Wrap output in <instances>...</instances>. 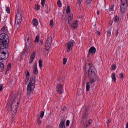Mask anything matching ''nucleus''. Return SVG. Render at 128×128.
Segmentation results:
<instances>
[{
	"instance_id": "obj_1",
	"label": "nucleus",
	"mask_w": 128,
	"mask_h": 128,
	"mask_svg": "<svg viewBox=\"0 0 128 128\" xmlns=\"http://www.w3.org/2000/svg\"><path fill=\"white\" fill-rule=\"evenodd\" d=\"M8 36L5 33H1L0 34V48L4 49L6 48L8 45Z\"/></svg>"
},
{
	"instance_id": "obj_2",
	"label": "nucleus",
	"mask_w": 128,
	"mask_h": 128,
	"mask_svg": "<svg viewBox=\"0 0 128 128\" xmlns=\"http://www.w3.org/2000/svg\"><path fill=\"white\" fill-rule=\"evenodd\" d=\"M27 80H26V84H28V87L27 89V92L28 94H30L32 92V91L33 90L34 88V80H29V78H27Z\"/></svg>"
},
{
	"instance_id": "obj_3",
	"label": "nucleus",
	"mask_w": 128,
	"mask_h": 128,
	"mask_svg": "<svg viewBox=\"0 0 128 128\" xmlns=\"http://www.w3.org/2000/svg\"><path fill=\"white\" fill-rule=\"evenodd\" d=\"M20 96L18 95L15 96L13 101L12 102L11 106V110L17 111L18 108V105L20 104Z\"/></svg>"
},
{
	"instance_id": "obj_4",
	"label": "nucleus",
	"mask_w": 128,
	"mask_h": 128,
	"mask_svg": "<svg viewBox=\"0 0 128 128\" xmlns=\"http://www.w3.org/2000/svg\"><path fill=\"white\" fill-rule=\"evenodd\" d=\"M8 52L7 51H0V60H5L8 57Z\"/></svg>"
},
{
	"instance_id": "obj_5",
	"label": "nucleus",
	"mask_w": 128,
	"mask_h": 128,
	"mask_svg": "<svg viewBox=\"0 0 128 128\" xmlns=\"http://www.w3.org/2000/svg\"><path fill=\"white\" fill-rule=\"evenodd\" d=\"M74 44L75 42L73 40H71L68 42L66 45V50L68 52H69L70 51Z\"/></svg>"
},
{
	"instance_id": "obj_6",
	"label": "nucleus",
	"mask_w": 128,
	"mask_h": 128,
	"mask_svg": "<svg viewBox=\"0 0 128 128\" xmlns=\"http://www.w3.org/2000/svg\"><path fill=\"white\" fill-rule=\"evenodd\" d=\"M126 10L127 8L125 5L124 3L122 2L120 6V13L121 14H124L126 12Z\"/></svg>"
},
{
	"instance_id": "obj_7",
	"label": "nucleus",
	"mask_w": 128,
	"mask_h": 128,
	"mask_svg": "<svg viewBox=\"0 0 128 128\" xmlns=\"http://www.w3.org/2000/svg\"><path fill=\"white\" fill-rule=\"evenodd\" d=\"M88 76L90 78L94 77L96 78V75L94 72L93 69L92 67H89V69L88 70Z\"/></svg>"
},
{
	"instance_id": "obj_8",
	"label": "nucleus",
	"mask_w": 128,
	"mask_h": 128,
	"mask_svg": "<svg viewBox=\"0 0 128 128\" xmlns=\"http://www.w3.org/2000/svg\"><path fill=\"white\" fill-rule=\"evenodd\" d=\"M63 89L62 85L61 84H58L56 86V90L58 93L61 94L62 92Z\"/></svg>"
},
{
	"instance_id": "obj_9",
	"label": "nucleus",
	"mask_w": 128,
	"mask_h": 128,
	"mask_svg": "<svg viewBox=\"0 0 128 128\" xmlns=\"http://www.w3.org/2000/svg\"><path fill=\"white\" fill-rule=\"evenodd\" d=\"M22 16L21 14L19 12L17 13L16 15V20L20 22L22 21Z\"/></svg>"
},
{
	"instance_id": "obj_10",
	"label": "nucleus",
	"mask_w": 128,
	"mask_h": 128,
	"mask_svg": "<svg viewBox=\"0 0 128 128\" xmlns=\"http://www.w3.org/2000/svg\"><path fill=\"white\" fill-rule=\"evenodd\" d=\"M73 15L72 14H69L68 17L67 18L66 21L68 22V24H70L72 21Z\"/></svg>"
},
{
	"instance_id": "obj_11",
	"label": "nucleus",
	"mask_w": 128,
	"mask_h": 128,
	"mask_svg": "<svg viewBox=\"0 0 128 128\" xmlns=\"http://www.w3.org/2000/svg\"><path fill=\"white\" fill-rule=\"evenodd\" d=\"M96 49L94 47H92L89 49L88 54L89 55L90 54V53L94 54L96 52Z\"/></svg>"
},
{
	"instance_id": "obj_12",
	"label": "nucleus",
	"mask_w": 128,
	"mask_h": 128,
	"mask_svg": "<svg viewBox=\"0 0 128 128\" xmlns=\"http://www.w3.org/2000/svg\"><path fill=\"white\" fill-rule=\"evenodd\" d=\"M34 70L33 72L35 74H38V71L37 67V63L36 62H34L33 67Z\"/></svg>"
},
{
	"instance_id": "obj_13",
	"label": "nucleus",
	"mask_w": 128,
	"mask_h": 128,
	"mask_svg": "<svg viewBox=\"0 0 128 128\" xmlns=\"http://www.w3.org/2000/svg\"><path fill=\"white\" fill-rule=\"evenodd\" d=\"M36 55V53L34 52H33L32 54V55L30 56V60L29 63L31 64L33 62L34 58L35 57V56Z\"/></svg>"
},
{
	"instance_id": "obj_14",
	"label": "nucleus",
	"mask_w": 128,
	"mask_h": 128,
	"mask_svg": "<svg viewBox=\"0 0 128 128\" xmlns=\"http://www.w3.org/2000/svg\"><path fill=\"white\" fill-rule=\"evenodd\" d=\"M78 21L77 20H76L74 22H73L71 25V26L74 28H77L78 26Z\"/></svg>"
},
{
	"instance_id": "obj_15",
	"label": "nucleus",
	"mask_w": 128,
	"mask_h": 128,
	"mask_svg": "<svg viewBox=\"0 0 128 128\" xmlns=\"http://www.w3.org/2000/svg\"><path fill=\"white\" fill-rule=\"evenodd\" d=\"M8 31L6 27L4 26L2 27L1 30L0 31V33H6Z\"/></svg>"
},
{
	"instance_id": "obj_16",
	"label": "nucleus",
	"mask_w": 128,
	"mask_h": 128,
	"mask_svg": "<svg viewBox=\"0 0 128 128\" xmlns=\"http://www.w3.org/2000/svg\"><path fill=\"white\" fill-rule=\"evenodd\" d=\"M21 21L18 22V21H15L14 27L16 29H18L20 26V24Z\"/></svg>"
},
{
	"instance_id": "obj_17",
	"label": "nucleus",
	"mask_w": 128,
	"mask_h": 128,
	"mask_svg": "<svg viewBox=\"0 0 128 128\" xmlns=\"http://www.w3.org/2000/svg\"><path fill=\"white\" fill-rule=\"evenodd\" d=\"M51 44L46 42L45 48L47 50H48L50 49Z\"/></svg>"
},
{
	"instance_id": "obj_18",
	"label": "nucleus",
	"mask_w": 128,
	"mask_h": 128,
	"mask_svg": "<svg viewBox=\"0 0 128 128\" xmlns=\"http://www.w3.org/2000/svg\"><path fill=\"white\" fill-rule=\"evenodd\" d=\"M96 78L94 77L90 78V81L88 82L90 83V84H92L94 82L96 81Z\"/></svg>"
},
{
	"instance_id": "obj_19",
	"label": "nucleus",
	"mask_w": 128,
	"mask_h": 128,
	"mask_svg": "<svg viewBox=\"0 0 128 128\" xmlns=\"http://www.w3.org/2000/svg\"><path fill=\"white\" fill-rule=\"evenodd\" d=\"M32 23L33 24L34 26H36L38 25V22L37 20L35 18L33 20Z\"/></svg>"
},
{
	"instance_id": "obj_20",
	"label": "nucleus",
	"mask_w": 128,
	"mask_h": 128,
	"mask_svg": "<svg viewBox=\"0 0 128 128\" xmlns=\"http://www.w3.org/2000/svg\"><path fill=\"white\" fill-rule=\"evenodd\" d=\"M92 121V120H89L88 121H86V126H88L91 124Z\"/></svg>"
},
{
	"instance_id": "obj_21",
	"label": "nucleus",
	"mask_w": 128,
	"mask_h": 128,
	"mask_svg": "<svg viewBox=\"0 0 128 128\" xmlns=\"http://www.w3.org/2000/svg\"><path fill=\"white\" fill-rule=\"evenodd\" d=\"M4 68V64L2 62H0V71L1 72L3 70Z\"/></svg>"
},
{
	"instance_id": "obj_22",
	"label": "nucleus",
	"mask_w": 128,
	"mask_h": 128,
	"mask_svg": "<svg viewBox=\"0 0 128 128\" xmlns=\"http://www.w3.org/2000/svg\"><path fill=\"white\" fill-rule=\"evenodd\" d=\"M52 40V38L51 36H49L46 42L51 44Z\"/></svg>"
},
{
	"instance_id": "obj_23",
	"label": "nucleus",
	"mask_w": 128,
	"mask_h": 128,
	"mask_svg": "<svg viewBox=\"0 0 128 128\" xmlns=\"http://www.w3.org/2000/svg\"><path fill=\"white\" fill-rule=\"evenodd\" d=\"M90 83L88 82H86V91H88L89 90L90 86Z\"/></svg>"
},
{
	"instance_id": "obj_24",
	"label": "nucleus",
	"mask_w": 128,
	"mask_h": 128,
	"mask_svg": "<svg viewBox=\"0 0 128 128\" xmlns=\"http://www.w3.org/2000/svg\"><path fill=\"white\" fill-rule=\"evenodd\" d=\"M17 111L11 110V114L12 118H14L16 115Z\"/></svg>"
},
{
	"instance_id": "obj_25",
	"label": "nucleus",
	"mask_w": 128,
	"mask_h": 128,
	"mask_svg": "<svg viewBox=\"0 0 128 128\" xmlns=\"http://www.w3.org/2000/svg\"><path fill=\"white\" fill-rule=\"evenodd\" d=\"M112 80L114 82H115L116 80L115 74L114 73L112 74Z\"/></svg>"
},
{
	"instance_id": "obj_26",
	"label": "nucleus",
	"mask_w": 128,
	"mask_h": 128,
	"mask_svg": "<svg viewBox=\"0 0 128 128\" xmlns=\"http://www.w3.org/2000/svg\"><path fill=\"white\" fill-rule=\"evenodd\" d=\"M39 38L40 37L38 35H37L36 36L35 39L34 41V42H37L38 43V42L39 40Z\"/></svg>"
},
{
	"instance_id": "obj_27",
	"label": "nucleus",
	"mask_w": 128,
	"mask_h": 128,
	"mask_svg": "<svg viewBox=\"0 0 128 128\" xmlns=\"http://www.w3.org/2000/svg\"><path fill=\"white\" fill-rule=\"evenodd\" d=\"M39 66L40 68L42 67V62L41 60L40 59L39 60Z\"/></svg>"
},
{
	"instance_id": "obj_28",
	"label": "nucleus",
	"mask_w": 128,
	"mask_h": 128,
	"mask_svg": "<svg viewBox=\"0 0 128 128\" xmlns=\"http://www.w3.org/2000/svg\"><path fill=\"white\" fill-rule=\"evenodd\" d=\"M70 11V7L69 6H68L67 7L66 12L67 14Z\"/></svg>"
},
{
	"instance_id": "obj_29",
	"label": "nucleus",
	"mask_w": 128,
	"mask_h": 128,
	"mask_svg": "<svg viewBox=\"0 0 128 128\" xmlns=\"http://www.w3.org/2000/svg\"><path fill=\"white\" fill-rule=\"evenodd\" d=\"M46 0H41V4L43 7H44V5Z\"/></svg>"
},
{
	"instance_id": "obj_30",
	"label": "nucleus",
	"mask_w": 128,
	"mask_h": 128,
	"mask_svg": "<svg viewBox=\"0 0 128 128\" xmlns=\"http://www.w3.org/2000/svg\"><path fill=\"white\" fill-rule=\"evenodd\" d=\"M114 20L115 22L118 21L119 20V18L117 16H116L114 17Z\"/></svg>"
},
{
	"instance_id": "obj_31",
	"label": "nucleus",
	"mask_w": 128,
	"mask_h": 128,
	"mask_svg": "<svg viewBox=\"0 0 128 128\" xmlns=\"http://www.w3.org/2000/svg\"><path fill=\"white\" fill-rule=\"evenodd\" d=\"M11 64H9L7 66V70L8 71L10 68Z\"/></svg>"
},
{
	"instance_id": "obj_32",
	"label": "nucleus",
	"mask_w": 128,
	"mask_h": 128,
	"mask_svg": "<svg viewBox=\"0 0 128 128\" xmlns=\"http://www.w3.org/2000/svg\"><path fill=\"white\" fill-rule=\"evenodd\" d=\"M111 34V31L110 30L108 29L107 31V36H110Z\"/></svg>"
},
{
	"instance_id": "obj_33",
	"label": "nucleus",
	"mask_w": 128,
	"mask_h": 128,
	"mask_svg": "<svg viewBox=\"0 0 128 128\" xmlns=\"http://www.w3.org/2000/svg\"><path fill=\"white\" fill-rule=\"evenodd\" d=\"M54 25L53 21L51 20L50 21V26L51 27H52Z\"/></svg>"
},
{
	"instance_id": "obj_34",
	"label": "nucleus",
	"mask_w": 128,
	"mask_h": 128,
	"mask_svg": "<svg viewBox=\"0 0 128 128\" xmlns=\"http://www.w3.org/2000/svg\"><path fill=\"white\" fill-rule=\"evenodd\" d=\"M44 111H42L40 113V117L42 118L44 116Z\"/></svg>"
},
{
	"instance_id": "obj_35",
	"label": "nucleus",
	"mask_w": 128,
	"mask_h": 128,
	"mask_svg": "<svg viewBox=\"0 0 128 128\" xmlns=\"http://www.w3.org/2000/svg\"><path fill=\"white\" fill-rule=\"evenodd\" d=\"M66 61H67L66 58H63V64H65L66 63Z\"/></svg>"
},
{
	"instance_id": "obj_36",
	"label": "nucleus",
	"mask_w": 128,
	"mask_h": 128,
	"mask_svg": "<svg viewBox=\"0 0 128 128\" xmlns=\"http://www.w3.org/2000/svg\"><path fill=\"white\" fill-rule=\"evenodd\" d=\"M57 4L58 6L59 7H60L62 6V4L60 1V0H58Z\"/></svg>"
},
{
	"instance_id": "obj_37",
	"label": "nucleus",
	"mask_w": 128,
	"mask_h": 128,
	"mask_svg": "<svg viewBox=\"0 0 128 128\" xmlns=\"http://www.w3.org/2000/svg\"><path fill=\"white\" fill-rule=\"evenodd\" d=\"M6 10L8 13H9L10 12L9 8L8 7H6Z\"/></svg>"
},
{
	"instance_id": "obj_38",
	"label": "nucleus",
	"mask_w": 128,
	"mask_h": 128,
	"mask_svg": "<svg viewBox=\"0 0 128 128\" xmlns=\"http://www.w3.org/2000/svg\"><path fill=\"white\" fill-rule=\"evenodd\" d=\"M114 5L113 4L111 6L110 8V11H112L114 10Z\"/></svg>"
},
{
	"instance_id": "obj_39",
	"label": "nucleus",
	"mask_w": 128,
	"mask_h": 128,
	"mask_svg": "<svg viewBox=\"0 0 128 128\" xmlns=\"http://www.w3.org/2000/svg\"><path fill=\"white\" fill-rule=\"evenodd\" d=\"M65 121V120L64 118H63L62 119L60 123L63 124H64Z\"/></svg>"
},
{
	"instance_id": "obj_40",
	"label": "nucleus",
	"mask_w": 128,
	"mask_h": 128,
	"mask_svg": "<svg viewBox=\"0 0 128 128\" xmlns=\"http://www.w3.org/2000/svg\"><path fill=\"white\" fill-rule=\"evenodd\" d=\"M88 65H89V66H88V68H89V67H90V68H91V67H90V63H88V64H86L85 65V68H88Z\"/></svg>"
},
{
	"instance_id": "obj_41",
	"label": "nucleus",
	"mask_w": 128,
	"mask_h": 128,
	"mask_svg": "<svg viewBox=\"0 0 128 128\" xmlns=\"http://www.w3.org/2000/svg\"><path fill=\"white\" fill-rule=\"evenodd\" d=\"M116 66L115 65H113L111 66L112 69L113 70H114L116 68Z\"/></svg>"
},
{
	"instance_id": "obj_42",
	"label": "nucleus",
	"mask_w": 128,
	"mask_h": 128,
	"mask_svg": "<svg viewBox=\"0 0 128 128\" xmlns=\"http://www.w3.org/2000/svg\"><path fill=\"white\" fill-rule=\"evenodd\" d=\"M64 124L60 123L59 125V127L60 128H63L64 127L63 126H64Z\"/></svg>"
},
{
	"instance_id": "obj_43",
	"label": "nucleus",
	"mask_w": 128,
	"mask_h": 128,
	"mask_svg": "<svg viewBox=\"0 0 128 128\" xmlns=\"http://www.w3.org/2000/svg\"><path fill=\"white\" fill-rule=\"evenodd\" d=\"M29 73L28 72L26 74V76H29ZM26 78H29V80H31L30 79H31V80H33V79H31L30 78H29L28 77H27ZM27 80V78H26V80Z\"/></svg>"
},
{
	"instance_id": "obj_44",
	"label": "nucleus",
	"mask_w": 128,
	"mask_h": 128,
	"mask_svg": "<svg viewBox=\"0 0 128 128\" xmlns=\"http://www.w3.org/2000/svg\"><path fill=\"white\" fill-rule=\"evenodd\" d=\"M35 8L36 10H38L40 8L39 6L38 5H36L35 6Z\"/></svg>"
},
{
	"instance_id": "obj_45",
	"label": "nucleus",
	"mask_w": 128,
	"mask_h": 128,
	"mask_svg": "<svg viewBox=\"0 0 128 128\" xmlns=\"http://www.w3.org/2000/svg\"><path fill=\"white\" fill-rule=\"evenodd\" d=\"M82 118L83 119L86 118V113H84V114L82 116Z\"/></svg>"
},
{
	"instance_id": "obj_46",
	"label": "nucleus",
	"mask_w": 128,
	"mask_h": 128,
	"mask_svg": "<svg viewBox=\"0 0 128 128\" xmlns=\"http://www.w3.org/2000/svg\"><path fill=\"white\" fill-rule=\"evenodd\" d=\"M92 0H86L85 1V2L87 4H90L92 1Z\"/></svg>"
},
{
	"instance_id": "obj_47",
	"label": "nucleus",
	"mask_w": 128,
	"mask_h": 128,
	"mask_svg": "<svg viewBox=\"0 0 128 128\" xmlns=\"http://www.w3.org/2000/svg\"><path fill=\"white\" fill-rule=\"evenodd\" d=\"M69 123H70V120H68L66 121V126H68L69 125Z\"/></svg>"
},
{
	"instance_id": "obj_48",
	"label": "nucleus",
	"mask_w": 128,
	"mask_h": 128,
	"mask_svg": "<svg viewBox=\"0 0 128 128\" xmlns=\"http://www.w3.org/2000/svg\"><path fill=\"white\" fill-rule=\"evenodd\" d=\"M3 89V86L2 84H0V91H1Z\"/></svg>"
},
{
	"instance_id": "obj_49",
	"label": "nucleus",
	"mask_w": 128,
	"mask_h": 128,
	"mask_svg": "<svg viewBox=\"0 0 128 128\" xmlns=\"http://www.w3.org/2000/svg\"><path fill=\"white\" fill-rule=\"evenodd\" d=\"M82 1V0H77V3L79 4V5H80L81 4Z\"/></svg>"
},
{
	"instance_id": "obj_50",
	"label": "nucleus",
	"mask_w": 128,
	"mask_h": 128,
	"mask_svg": "<svg viewBox=\"0 0 128 128\" xmlns=\"http://www.w3.org/2000/svg\"><path fill=\"white\" fill-rule=\"evenodd\" d=\"M96 34L98 36H100V32L99 31H97L96 32Z\"/></svg>"
},
{
	"instance_id": "obj_51",
	"label": "nucleus",
	"mask_w": 128,
	"mask_h": 128,
	"mask_svg": "<svg viewBox=\"0 0 128 128\" xmlns=\"http://www.w3.org/2000/svg\"><path fill=\"white\" fill-rule=\"evenodd\" d=\"M120 77L122 78H124V75L122 74H120Z\"/></svg>"
},
{
	"instance_id": "obj_52",
	"label": "nucleus",
	"mask_w": 128,
	"mask_h": 128,
	"mask_svg": "<svg viewBox=\"0 0 128 128\" xmlns=\"http://www.w3.org/2000/svg\"><path fill=\"white\" fill-rule=\"evenodd\" d=\"M37 121L38 122V124H40L41 123L42 121L41 120L40 118H38L37 120Z\"/></svg>"
},
{
	"instance_id": "obj_53",
	"label": "nucleus",
	"mask_w": 128,
	"mask_h": 128,
	"mask_svg": "<svg viewBox=\"0 0 128 128\" xmlns=\"http://www.w3.org/2000/svg\"><path fill=\"white\" fill-rule=\"evenodd\" d=\"M110 120L108 119V120L106 123L108 125V124L110 123Z\"/></svg>"
},
{
	"instance_id": "obj_54",
	"label": "nucleus",
	"mask_w": 128,
	"mask_h": 128,
	"mask_svg": "<svg viewBox=\"0 0 128 128\" xmlns=\"http://www.w3.org/2000/svg\"><path fill=\"white\" fill-rule=\"evenodd\" d=\"M118 30L116 32V36H117L118 35Z\"/></svg>"
},
{
	"instance_id": "obj_55",
	"label": "nucleus",
	"mask_w": 128,
	"mask_h": 128,
	"mask_svg": "<svg viewBox=\"0 0 128 128\" xmlns=\"http://www.w3.org/2000/svg\"><path fill=\"white\" fill-rule=\"evenodd\" d=\"M66 109V106H64L62 108V110L63 111H64Z\"/></svg>"
},
{
	"instance_id": "obj_56",
	"label": "nucleus",
	"mask_w": 128,
	"mask_h": 128,
	"mask_svg": "<svg viewBox=\"0 0 128 128\" xmlns=\"http://www.w3.org/2000/svg\"><path fill=\"white\" fill-rule=\"evenodd\" d=\"M126 2L127 5V6L128 7V0H126Z\"/></svg>"
},
{
	"instance_id": "obj_57",
	"label": "nucleus",
	"mask_w": 128,
	"mask_h": 128,
	"mask_svg": "<svg viewBox=\"0 0 128 128\" xmlns=\"http://www.w3.org/2000/svg\"><path fill=\"white\" fill-rule=\"evenodd\" d=\"M126 128H128V122L126 124Z\"/></svg>"
},
{
	"instance_id": "obj_58",
	"label": "nucleus",
	"mask_w": 128,
	"mask_h": 128,
	"mask_svg": "<svg viewBox=\"0 0 128 128\" xmlns=\"http://www.w3.org/2000/svg\"><path fill=\"white\" fill-rule=\"evenodd\" d=\"M27 40L28 42H30V40L29 39V38H28V39H27Z\"/></svg>"
},
{
	"instance_id": "obj_59",
	"label": "nucleus",
	"mask_w": 128,
	"mask_h": 128,
	"mask_svg": "<svg viewBox=\"0 0 128 128\" xmlns=\"http://www.w3.org/2000/svg\"><path fill=\"white\" fill-rule=\"evenodd\" d=\"M97 14H100V12L99 11H98L97 12Z\"/></svg>"
},
{
	"instance_id": "obj_60",
	"label": "nucleus",
	"mask_w": 128,
	"mask_h": 128,
	"mask_svg": "<svg viewBox=\"0 0 128 128\" xmlns=\"http://www.w3.org/2000/svg\"><path fill=\"white\" fill-rule=\"evenodd\" d=\"M42 42L41 41H40V44H42Z\"/></svg>"
},
{
	"instance_id": "obj_61",
	"label": "nucleus",
	"mask_w": 128,
	"mask_h": 128,
	"mask_svg": "<svg viewBox=\"0 0 128 128\" xmlns=\"http://www.w3.org/2000/svg\"><path fill=\"white\" fill-rule=\"evenodd\" d=\"M63 128H66L65 126H64Z\"/></svg>"
},
{
	"instance_id": "obj_62",
	"label": "nucleus",
	"mask_w": 128,
	"mask_h": 128,
	"mask_svg": "<svg viewBox=\"0 0 128 128\" xmlns=\"http://www.w3.org/2000/svg\"><path fill=\"white\" fill-rule=\"evenodd\" d=\"M127 16L128 17V14H127Z\"/></svg>"
}]
</instances>
